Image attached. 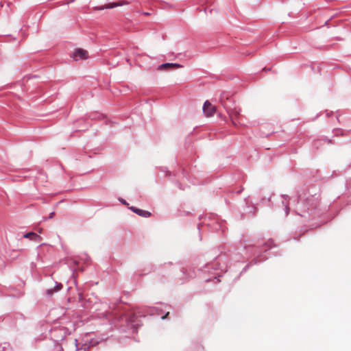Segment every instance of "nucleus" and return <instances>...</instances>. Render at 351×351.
<instances>
[{
  "instance_id": "1",
  "label": "nucleus",
  "mask_w": 351,
  "mask_h": 351,
  "mask_svg": "<svg viewBox=\"0 0 351 351\" xmlns=\"http://www.w3.org/2000/svg\"><path fill=\"white\" fill-rule=\"evenodd\" d=\"M240 112L241 110L237 108H234L233 109L228 110V113L232 121V123L235 126L242 124L241 121V116Z\"/></svg>"
},
{
  "instance_id": "2",
  "label": "nucleus",
  "mask_w": 351,
  "mask_h": 351,
  "mask_svg": "<svg viewBox=\"0 0 351 351\" xmlns=\"http://www.w3.org/2000/svg\"><path fill=\"white\" fill-rule=\"evenodd\" d=\"M212 269L213 271H216L219 269V266L217 264H207L205 265V267L199 270L202 274H205L206 273H210L214 275V278L217 279V276H219V273L217 272H213L210 271V269Z\"/></svg>"
},
{
  "instance_id": "3",
  "label": "nucleus",
  "mask_w": 351,
  "mask_h": 351,
  "mask_svg": "<svg viewBox=\"0 0 351 351\" xmlns=\"http://www.w3.org/2000/svg\"><path fill=\"white\" fill-rule=\"evenodd\" d=\"M75 60H85L88 58V51L82 49H77L72 55Z\"/></svg>"
},
{
  "instance_id": "4",
  "label": "nucleus",
  "mask_w": 351,
  "mask_h": 351,
  "mask_svg": "<svg viewBox=\"0 0 351 351\" xmlns=\"http://www.w3.org/2000/svg\"><path fill=\"white\" fill-rule=\"evenodd\" d=\"M203 111L207 117H210L215 114V107L208 101H206L203 106Z\"/></svg>"
},
{
  "instance_id": "5",
  "label": "nucleus",
  "mask_w": 351,
  "mask_h": 351,
  "mask_svg": "<svg viewBox=\"0 0 351 351\" xmlns=\"http://www.w3.org/2000/svg\"><path fill=\"white\" fill-rule=\"evenodd\" d=\"M63 288V285L58 282H56V285L53 288L47 289L45 291V293L47 296L51 297L55 293L60 291Z\"/></svg>"
},
{
  "instance_id": "6",
  "label": "nucleus",
  "mask_w": 351,
  "mask_h": 351,
  "mask_svg": "<svg viewBox=\"0 0 351 351\" xmlns=\"http://www.w3.org/2000/svg\"><path fill=\"white\" fill-rule=\"evenodd\" d=\"M130 209L132 210L136 214H137L139 216H141L143 217L147 218V217H149L151 216V213L147 210L137 208L134 206H131L130 208Z\"/></svg>"
},
{
  "instance_id": "7",
  "label": "nucleus",
  "mask_w": 351,
  "mask_h": 351,
  "mask_svg": "<svg viewBox=\"0 0 351 351\" xmlns=\"http://www.w3.org/2000/svg\"><path fill=\"white\" fill-rule=\"evenodd\" d=\"M325 143L331 144L332 141L330 139L323 138V139H317L313 142V146L315 149H319L322 145Z\"/></svg>"
},
{
  "instance_id": "8",
  "label": "nucleus",
  "mask_w": 351,
  "mask_h": 351,
  "mask_svg": "<svg viewBox=\"0 0 351 351\" xmlns=\"http://www.w3.org/2000/svg\"><path fill=\"white\" fill-rule=\"evenodd\" d=\"M23 237L26 238V239H29L30 240H32V241H34L36 242H40L41 240V237L38 234H37L36 233L33 232H27V233L23 235Z\"/></svg>"
},
{
  "instance_id": "9",
  "label": "nucleus",
  "mask_w": 351,
  "mask_h": 351,
  "mask_svg": "<svg viewBox=\"0 0 351 351\" xmlns=\"http://www.w3.org/2000/svg\"><path fill=\"white\" fill-rule=\"evenodd\" d=\"M182 272L186 274V277L189 278H193L195 276V270L191 267L182 268Z\"/></svg>"
},
{
  "instance_id": "10",
  "label": "nucleus",
  "mask_w": 351,
  "mask_h": 351,
  "mask_svg": "<svg viewBox=\"0 0 351 351\" xmlns=\"http://www.w3.org/2000/svg\"><path fill=\"white\" fill-rule=\"evenodd\" d=\"M274 247H276V244L272 239H268L261 245V248L264 251H267Z\"/></svg>"
},
{
  "instance_id": "11",
  "label": "nucleus",
  "mask_w": 351,
  "mask_h": 351,
  "mask_svg": "<svg viewBox=\"0 0 351 351\" xmlns=\"http://www.w3.org/2000/svg\"><path fill=\"white\" fill-rule=\"evenodd\" d=\"M182 65L177 63H165L159 66L160 69H172V68H180Z\"/></svg>"
},
{
  "instance_id": "12",
  "label": "nucleus",
  "mask_w": 351,
  "mask_h": 351,
  "mask_svg": "<svg viewBox=\"0 0 351 351\" xmlns=\"http://www.w3.org/2000/svg\"><path fill=\"white\" fill-rule=\"evenodd\" d=\"M91 119H101L103 118V115L98 112H93L90 115Z\"/></svg>"
},
{
  "instance_id": "13",
  "label": "nucleus",
  "mask_w": 351,
  "mask_h": 351,
  "mask_svg": "<svg viewBox=\"0 0 351 351\" xmlns=\"http://www.w3.org/2000/svg\"><path fill=\"white\" fill-rule=\"evenodd\" d=\"M53 351H64V350H63L62 347L60 345L57 344L54 346Z\"/></svg>"
},
{
  "instance_id": "14",
  "label": "nucleus",
  "mask_w": 351,
  "mask_h": 351,
  "mask_svg": "<svg viewBox=\"0 0 351 351\" xmlns=\"http://www.w3.org/2000/svg\"><path fill=\"white\" fill-rule=\"evenodd\" d=\"M289 207L287 204L285 205V216H287L289 213Z\"/></svg>"
},
{
  "instance_id": "15",
  "label": "nucleus",
  "mask_w": 351,
  "mask_h": 351,
  "mask_svg": "<svg viewBox=\"0 0 351 351\" xmlns=\"http://www.w3.org/2000/svg\"><path fill=\"white\" fill-rule=\"evenodd\" d=\"M54 215H55V213H54V212H51V213L49 214V217H48V218H49V219H52V218L53 217Z\"/></svg>"
},
{
  "instance_id": "16",
  "label": "nucleus",
  "mask_w": 351,
  "mask_h": 351,
  "mask_svg": "<svg viewBox=\"0 0 351 351\" xmlns=\"http://www.w3.org/2000/svg\"><path fill=\"white\" fill-rule=\"evenodd\" d=\"M203 278H205V281H206V282H210V281H211V278H206V277H203Z\"/></svg>"
},
{
  "instance_id": "17",
  "label": "nucleus",
  "mask_w": 351,
  "mask_h": 351,
  "mask_svg": "<svg viewBox=\"0 0 351 351\" xmlns=\"http://www.w3.org/2000/svg\"><path fill=\"white\" fill-rule=\"evenodd\" d=\"M119 4H117V3H114L113 5H111L110 8H114L115 6H117L119 5Z\"/></svg>"
},
{
  "instance_id": "18",
  "label": "nucleus",
  "mask_w": 351,
  "mask_h": 351,
  "mask_svg": "<svg viewBox=\"0 0 351 351\" xmlns=\"http://www.w3.org/2000/svg\"><path fill=\"white\" fill-rule=\"evenodd\" d=\"M168 314H169V313H167L165 316L162 317V318L165 319L167 316Z\"/></svg>"
},
{
  "instance_id": "19",
  "label": "nucleus",
  "mask_w": 351,
  "mask_h": 351,
  "mask_svg": "<svg viewBox=\"0 0 351 351\" xmlns=\"http://www.w3.org/2000/svg\"><path fill=\"white\" fill-rule=\"evenodd\" d=\"M124 204H126V202L125 200L121 201Z\"/></svg>"
}]
</instances>
